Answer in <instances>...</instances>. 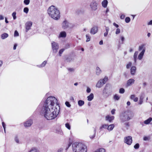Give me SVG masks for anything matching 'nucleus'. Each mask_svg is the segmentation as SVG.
Here are the masks:
<instances>
[{
	"label": "nucleus",
	"instance_id": "b1692460",
	"mask_svg": "<svg viewBox=\"0 0 152 152\" xmlns=\"http://www.w3.org/2000/svg\"><path fill=\"white\" fill-rule=\"evenodd\" d=\"M152 120V118L150 117L147 120L144 121V123L146 124H148L150 123V122Z\"/></svg>",
	"mask_w": 152,
	"mask_h": 152
},
{
	"label": "nucleus",
	"instance_id": "2f4dec72",
	"mask_svg": "<svg viewBox=\"0 0 152 152\" xmlns=\"http://www.w3.org/2000/svg\"><path fill=\"white\" fill-rule=\"evenodd\" d=\"M47 63V61H44L41 64L38 66L39 67H42L44 66Z\"/></svg>",
	"mask_w": 152,
	"mask_h": 152
},
{
	"label": "nucleus",
	"instance_id": "a211bd4d",
	"mask_svg": "<svg viewBox=\"0 0 152 152\" xmlns=\"http://www.w3.org/2000/svg\"><path fill=\"white\" fill-rule=\"evenodd\" d=\"M145 45L143 44L140 46L139 47L138 50L140 51L142 50V51H143L144 50L145 52Z\"/></svg>",
	"mask_w": 152,
	"mask_h": 152
},
{
	"label": "nucleus",
	"instance_id": "f8f14e48",
	"mask_svg": "<svg viewBox=\"0 0 152 152\" xmlns=\"http://www.w3.org/2000/svg\"><path fill=\"white\" fill-rule=\"evenodd\" d=\"M98 31V27L94 26L91 29L90 33L91 34H94L97 32Z\"/></svg>",
	"mask_w": 152,
	"mask_h": 152
},
{
	"label": "nucleus",
	"instance_id": "58836bf2",
	"mask_svg": "<svg viewBox=\"0 0 152 152\" xmlns=\"http://www.w3.org/2000/svg\"><path fill=\"white\" fill-rule=\"evenodd\" d=\"M96 132V130L95 129L94 130V134L93 135H90V137L91 139H93L94 138L95 136V134Z\"/></svg>",
	"mask_w": 152,
	"mask_h": 152
},
{
	"label": "nucleus",
	"instance_id": "423d86ee",
	"mask_svg": "<svg viewBox=\"0 0 152 152\" xmlns=\"http://www.w3.org/2000/svg\"><path fill=\"white\" fill-rule=\"evenodd\" d=\"M124 142L128 145H130L132 142V140L131 136H128L124 137Z\"/></svg>",
	"mask_w": 152,
	"mask_h": 152
},
{
	"label": "nucleus",
	"instance_id": "bb28decb",
	"mask_svg": "<svg viewBox=\"0 0 152 152\" xmlns=\"http://www.w3.org/2000/svg\"><path fill=\"white\" fill-rule=\"evenodd\" d=\"M120 98V96L117 94H115L113 96V99L115 100H118Z\"/></svg>",
	"mask_w": 152,
	"mask_h": 152
},
{
	"label": "nucleus",
	"instance_id": "c756f323",
	"mask_svg": "<svg viewBox=\"0 0 152 152\" xmlns=\"http://www.w3.org/2000/svg\"><path fill=\"white\" fill-rule=\"evenodd\" d=\"M95 152H105V150L104 148H100L97 149Z\"/></svg>",
	"mask_w": 152,
	"mask_h": 152
},
{
	"label": "nucleus",
	"instance_id": "6e6d98bb",
	"mask_svg": "<svg viewBox=\"0 0 152 152\" xmlns=\"http://www.w3.org/2000/svg\"><path fill=\"white\" fill-rule=\"evenodd\" d=\"M68 70L70 72H73L74 71V69L72 68H68Z\"/></svg>",
	"mask_w": 152,
	"mask_h": 152
},
{
	"label": "nucleus",
	"instance_id": "6ab92c4d",
	"mask_svg": "<svg viewBox=\"0 0 152 152\" xmlns=\"http://www.w3.org/2000/svg\"><path fill=\"white\" fill-rule=\"evenodd\" d=\"M136 67L135 66H133L131 69V73L132 75H134L136 72Z\"/></svg>",
	"mask_w": 152,
	"mask_h": 152
},
{
	"label": "nucleus",
	"instance_id": "49530a36",
	"mask_svg": "<svg viewBox=\"0 0 152 152\" xmlns=\"http://www.w3.org/2000/svg\"><path fill=\"white\" fill-rule=\"evenodd\" d=\"M65 104L67 107H70L71 106V105L67 101H66L65 102Z\"/></svg>",
	"mask_w": 152,
	"mask_h": 152
},
{
	"label": "nucleus",
	"instance_id": "ea45409f",
	"mask_svg": "<svg viewBox=\"0 0 152 152\" xmlns=\"http://www.w3.org/2000/svg\"><path fill=\"white\" fill-rule=\"evenodd\" d=\"M132 63L131 62H129V63L128 64H127L126 66V68L127 69L129 68L132 66Z\"/></svg>",
	"mask_w": 152,
	"mask_h": 152
},
{
	"label": "nucleus",
	"instance_id": "a19ab883",
	"mask_svg": "<svg viewBox=\"0 0 152 152\" xmlns=\"http://www.w3.org/2000/svg\"><path fill=\"white\" fill-rule=\"evenodd\" d=\"M30 1V0H24V1L23 2L25 4L27 5L29 4Z\"/></svg>",
	"mask_w": 152,
	"mask_h": 152
},
{
	"label": "nucleus",
	"instance_id": "39448f33",
	"mask_svg": "<svg viewBox=\"0 0 152 152\" xmlns=\"http://www.w3.org/2000/svg\"><path fill=\"white\" fill-rule=\"evenodd\" d=\"M112 92V87L109 84H107L103 91L102 94L104 97L107 98L110 95Z\"/></svg>",
	"mask_w": 152,
	"mask_h": 152
},
{
	"label": "nucleus",
	"instance_id": "09e8293b",
	"mask_svg": "<svg viewBox=\"0 0 152 152\" xmlns=\"http://www.w3.org/2000/svg\"><path fill=\"white\" fill-rule=\"evenodd\" d=\"M120 33V30L119 28H117L116 29L115 31V34H118Z\"/></svg>",
	"mask_w": 152,
	"mask_h": 152
},
{
	"label": "nucleus",
	"instance_id": "dca6fc26",
	"mask_svg": "<svg viewBox=\"0 0 152 152\" xmlns=\"http://www.w3.org/2000/svg\"><path fill=\"white\" fill-rule=\"evenodd\" d=\"M66 36V33L65 31H62L60 33L58 37L59 38L65 37Z\"/></svg>",
	"mask_w": 152,
	"mask_h": 152
},
{
	"label": "nucleus",
	"instance_id": "8fccbe9b",
	"mask_svg": "<svg viewBox=\"0 0 152 152\" xmlns=\"http://www.w3.org/2000/svg\"><path fill=\"white\" fill-rule=\"evenodd\" d=\"M139 147V145L138 143L136 144L134 146V148L135 149H137Z\"/></svg>",
	"mask_w": 152,
	"mask_h": 152
},
{
	"label": "nucleus",
	"instance_id": "de8ad7c7",
	"mask_svg": "<svg viewBox=\"0 0 152 152\" xmlns=\"http://www.w3.org/2000/svg\"><path fill=\"white\" fill-rule=\"evenodd\" d=\"M125 91L124 89L123 88H120L119 89V93L121 94H123Z\"/></svg>",
	"mask_w": 152,
	"mask_h": 152
},
{
	"label": "nucleus",
	"instance_id": "20e7f679",
	"mask_svg": "<svg viewBox=\"0 0 152 152\" xmlns=\"http://www.w3.org/2000/svg\"><path fill=\"white\" fill-rule=\"evenodd\" d=\"M134 116L133 113L129 111H126L122 113L120 115V119L121 121L124 122L128 121Z\"/></svg>",
	"mask_w": 152,
	"mask_h": 152
},
{
	"label": "nucleus",
	"instance_id": "72a5a7b5",
	"mask_svg": "<svg viewBox=\"0 0 152 152\" xmlns=\"http://www.w3.org/2000/svg\"><path fill=\"white\" fill-rule=\"evenodd\" d=\"M86 42H88L90 40L91 37L88 34H87L86 35Z\"/></svg>",
	"mask_w": 152,
	"mask_h": 152
},
{
	"label": "nucleus",
	"instance_id": "4c0bfd02",
	"mask_svg": "<svg viewBox=\"0 0 152 152\" xmlns=\"http://www.w3.org/2000/svg\"><path fill=\"white\" fill-rule=\"evenodd\" d=\"M15 140L16 142L17 143H19V141L18 138L17 136H15Z\"/></svg>",
	"mask_w": 152,
	"mask_h": 152
},
{
	"label": "nucleus",
	"instance_id": "4d7b16f0",
	"mask_svg": "<svg viewBox=\"0 0 152 152\" xmlns=\"http://www.w3.org/2000/svg\"><path fill=\"white\" fill-rule=\"evenodd\" d=\"M105 30H106V31L107 32H108L109 30H110V28L108 27H105Z\"/></svg>",
	"mask_w": 152,
	"mask_h": 152
},
{
	"label": "nucleus",
	"instance_id": "052dcab7",
	"mask_svg": "<svg viewBox=\"0 0 152 152\" xmlns=\"http://www.w3.org/2000/svg\"><path fill=\"white\" fill-rule=\"evenodd\" d=\"M124 37L123 36H122L121 37V41L122 42V43H123V42L124 41Z\"/></svg>",
	"mask_w": 152,
	"mask_h": 152
},
{
	"label": "nucleus",
	"instance_id": "7ed1b4c3",
	"mask_svg": "<svg viewBox=\"0 0 152 152\" xmlns=\"http://www.w3.org/2000/svg\"><path fill=\"white\" fill-rule=\"evenodd\" d=\"M73 152H86L87 147L84 144L76 142L73 143L72 146Z\"/></svg>",
	"mask_w": 152,
	"mask_h": 152
},
{
	"label": "nucleus",
	"instance_id": "774afa93",
	"mask_svg": "<svg viewBox=\"0 0 152 152\" xmlns=\"http://www.w3.org/2000/svg\"><path fill=\"white\" fill-rule=\"evenodd\" d=\"M148 25H152V20L148 23Z\"/></svg>",
	"mask_w": 152,
	"mask_h": 152
},
{
	"label": "nucleus",
	"instance_id": "f257e3e1",
	"mask_svg": "<svg viewBox=\"0 0 152 152\" xmlns=\"http://www.w3.org/2000/svg\"><path fill=\"white\" fill-rule=\"evenodd\" d=\"M60 107L57 99L54 96H50L45 101L40 113L48 120L56 118L59 114Z\"/></svg>",
	"mask_w": 152,
	"mask_h": 152
},
{
	"label": "nucleus",
	"instance_id": "79ce46f5",
	"mask_svg": "<svg viewBox=\"0 0 152 152\" xmlns=\"http://www.w3.org/2000/svg\"><path fill=\"white\" fill-rule=\"evenodd\" d=\"M28 7H25L24 8L23 12L26 13H27L28 11Z\"/></svg>",
	"mask_w": 152,
	"mask_h": 152
},
{
	"label": "nucleus",
	"instance_id": "cd10ccee",
	"mask_svg": "<svg viewBox=\"0 0 152 152\" xmlns=\"http://www.w3.org/2000/svg\"><path fill=\"white\" fill-rule=\"evenodd\" d=\"M78 103L79 106H81L84 104V102L82 100H80L78 101Z\"/></svg>",
	"mask_w": 152,
	"mask_h": 152
},
{
	"label": "nucleus",
	"instance_id": "1a4fd4ad",
	"mask_svg": "<svg viewBox=\"0 0 152 152\" xmlns=\"http://www.w3.org/2000/svg\"><path fill=\"white\" fill-rule=\"evenodd\" d=\"M97 3L95 1H92L90 4V6L91 8L93 10L95 11L97 9Z\"/></svg>",
	"mask_w": 152,
	"mask_h": 152
},
{
	"label": "nucleus",
	"instance_id": "a878e982",
	"mask_svg": "<svg viewBox=\"0 0 152 152\" xmlns=\"http://www.w3.org/2000/svg\"><path fill=\"white\" fill-rule=\"evenodd\" d=\"M101 72V70L100 69V68L98 67H96V74L97 75H99L100 74Z\"/></svg>",
	"mask_w": 152,
	"mask_h": 152
},
{
	"label": "nucleus",
	"instance_id": "f03ea898",
	"mask_svg": "<svg viewBox=\"0 0 152 152\" xmlns=\"http://www.w3.org/2000/svg\"><path fill=\"white\" fill-rule=\"evenodd\" d=\"M47 12L49 16L55 20H58L60 18L59 10L53 5L48 8Z\"/></svg>",
	"mask_w": 152,
	"mask_h": 152
},
{
	"label": "nucleus",
	"instance_id": "680f3d73",
	"mask_svg": "<svg viewBox=\"0 0 152 152\" xmlns=\"http://www.w3.org/2000/svg\"><path fill=\"white\" fill-rule=\"evenodd\" d=\"M135 98V96L134 95H132L130 96V98L132 99H134Z\"/></svg>",
	"mask_w": 152,
	"mask_h": 152
},
{
	"label": "nucleus",
	"instance_id": "c85d7f7f",
	"mask_svg": "<svg viewBox=\"0 0 152 152\" xmlns=\"http://www.w3.org/2000/svg\"><path fill=\"white\" fill-rule=\"evenodd\" d=\"M29 152H39V151L35 148H32Z\"/></svg>",
	"mask_w": 152,
	"mask_h": 152
},
{
	"label": "nucleus",
	"instance_id": "c03bdc74",
	"mask_svg": "<svg viewBox=\"0 0 152 152\" xmlns=\"http://www.w3.org/2000/svg\"><path fill=\"white\" fill-rule=\"evenodd\" d=\"M16 12H14L12 14V15L13 17V18L14 19V20H15L16 18Z\"/></svg>",
	"mask_w": 152,
	"mask_h": 152
},
{
	"label": "nucleus",
	"instance_id": "f704fd0d",
	"mask_svg": "<svg viewBox=\"0 0 152 152\" xmlns=\"http://www.w3.org/2000/svg\"><path fill=\"white\" fill-rule=\"evenodd\" d=\"M65 127L69 130H70L71 129V126L69 123H66L65 124Z\"/></svg>",
	"mask_w": 152,
	"mask_h": 152
},
{
	"label": "nucleus",
	"instance_id": "69168bd1",
	"mask_svg": "<svg viewBox=\"0 0 152 152\" xmlns=\"http://www.w3.org/2000/svg\"><path fill=\"white\" fill-rule=\"evenodd\" d=\"M134 101L135 102H137L138 101V98L137 97H135V98L134 99H133Z\"/></svg>",
	"mask_w": 152,
	"mask_h": 152
},
{
	"label": "nucleus",
	"instance_id": "5fc2aeb1",
	"mask_svg": "<svg viewBox=\"0 0 152 152\" xmlns=\"http://www.w3.org/2000/svg\"><path fill=\"white\" fill-rule=\"evenodd\" d=\"M91 91V89L89 88L88 87H87L86 90V92L88 93H89Z\"/></svg>",
	"mask_w": 152,
	"mask_h": 152
},
{
	"label": "nucleus",
	"instance_id": "393cba45",
	"mask_svg": "<svg viewBox=\"0 0 152 152\" xmlns=\"http://www.w3.org/2000/svg\"><path fill=\"white\" fill-rule=\"evenodd\" d=\"M138 52L137 51H136L134 54L133 57L134 61L135 63H136L137 61V58Z\"/></svg>",
	"mask_w": 152,
	"mask_h": 152
},
{
	"label": "nucleus",
	"instance_id": "e433bc0d",
	"mask_svg": "<svg viewBox=\"0 0 152 152\" xmlns=\"http://www.w3.org/2000/svg\"><path fill=\"white\" fill-rule=\"evenodd\" d=\"M57 133L60 135H63V133L61 129H59L57 131Z\"/></svg>",
	"mask_w": 152,
	"mask_h": 152
},
{
	"label": "nucleus",
	"instance_id": "9b49d317",
	"mask_svg": "<svg viewBox=\"0 0 152 152\" xmlns=\"http://www.w3.org/2000/svg\"><path fill=\"white\" fill-rule=\"evenodd\" d=\"M32 23L31 21L28 22L26 24V31L27 32L28 30L31 29L32 26Z\"/></svg>",
	"mask_w": 152,
	"mask_h": 152
},
{
	"label": "nucleus",
	"instance_id": "6e6552de",
	"mask_svg": "<svg viewBox=\"0 0 152 152\" xmlns=\"http://www.w3.org/2000/svg\"><path fill=\"white\" fill-rule=\"evenodd\" d=\"M51 45L53 52L56 53L58 51V49L59 47L58 43L54 42H52Z\"/></svg>",
	"mask_w": 152,
	"mask_h": 152
},
{
	"label": "nucleus",
	"instance_id": "5701e85b",
	"mask_svg": "<svg viewBox=\"0 0 152 152\" xmlns=\"http://www.w3.org/2000/svg\"><path fill=\"white\" fill-rule=\"evenodd\" d=\"M115 127V125L114 124H112L109 126H108L107 129L109 131H111L113 130Z\"/></svg>",
	"mask_w": 152,
	"mask_h": 152
},
{
	"label": "nucleus",
	"instance_id": "bf43d9fd",
	"mask_svg": "<svg viewBox=\"0 0 152 152\" xmlns=\"http://www.w3.org/2000/svg\"><path fill=\"white\" fill-rule=\"evenodd\" d=\"M125 17V15H122L120 16V18L121 19H124Z\"/></svg>",
	"mask_w": 152,
	"mask_h": 152
},
{
	"label": "nucleus",
	"instance_id": "7c9ffc66",
	"mask_svg": "<svg viewBox=\"0 0 152 152\" xmlns=\"http://www.w3.org/2000/svg\"><path fill=\"white\" fill-rule=\"evenodd\" d=\"M102 82H103V83L104 84L107 81L108 77H107L105 76L103 79H102Z\"/></svg>",
	"mask_w": 152,
	"mask_h": 152
},
{
	"label": "nucleus",
	"instance_id": "0e129e2a",
	"mask_svg": "<svg viewBox=\"0 0 152 152\" xmlns=\"http://www.w3.org/2000/svg\"><path fill=\"white\" fill-rule=\"evenodd\" d=\"M108 32H107L106 31L105 32H104V37H107L108 35Z\"/></svg>",
	"mask_w": 152,
	"mask_h": 152
},
{
	"label": "nucleus",
	"instance_id": "f3484780",
	"mask_svg": "<svg viewBox=\"0 0 152 152\" xmlns=\"http://www.w3.org/2000/svg\"><path fill=\"white\" fill-rule=\"evenodd\" d=\"M144 53V50L143 51H142L141 52L139 55L138 56V59L140 60H141L143 57Z\"/></svg>",
	"mask_w": 152,
	"mask_h": 152
},
{
	"label": "nucleus",
	"instance_id": "ddd939ff",
	"mask_svg": "<svg viewBox=\"0 0 152 152\" xmlns=\"http://www.w3.org/2000/svg\"><path fill=\"white\" fill-rule=\"evenodd\" d=\"M114 116L108 115L106 116L105 120L110 123L114 119Z\"/></svg>",
	"mask_w": 152,
	"mask_h": 152
},
{
	"label": "nucleus",
	"instance_id": "864d4df0",
	"mask_svg": "<svg viewBox=\"0 0 152 152\" xmlns=\"http://www.w3.org/2000/svg\"><path fill=\"white\" fill-rule=\"evenodd\" d=\"M63 148H60L58 149L57 152H63Z\"/></svg>",
	"mask_w": 152,
	"mask_h": 152
},
{
	"label": "nucleus",
	"instance_id": "13d9d810",
	"mask_svg": "<svg viewBox=\"0 0 152 152\" xmlns=\"http://www.w3.org/2000/svg\"><path fill=\"white\" fill-rule=\"evenodd\" d=\"M115 109H113L111 111V113L112 114L114 115L115 114Z\"/></svg>",
	"mask_w": 152,
	"mask_h": 152
},
{
	"label": "nucleus",
	"instance_id": "2eb2a0df",
	"mask_svg": "<svg viewBox=\"0 0 152 152\" xmlns=\"http://www.w3.org/2000/svg\"><path fill=\"white\" fill-rule=\"evenodd\" d=\"M135 80L133 79H130L127 81V85L128 86H131L134 83Z\"/></svg>",
	"mask_w": 152,
	"mask_h": 152
},
{
	"label": "nucleus",
	"instance_id": "4468645a",
	"mask_svg": "<svg viewBox=\"0 0 152 152\" xmlns=\"http://www.w3.org/2000/svg\"><path fill=\"white\" fill-rule=\"evenodd\" d=\"M101 79L99 80L98 81L96 85V87L98 88H100L102 87L104 84L103 83Z\"/></svg>",
	"mask_w": 152,
	"mask_h": 152
},
{
	"label": "nucleus",
	"instance_id": "473e14b6",
	"mask_svg": "<svg viewBox=\"0 0 152 152\" xmlns=\"http://www.w3.org/2000/svg\"><path fill=\"white\" fill-rule=\"evenodd\" d=\"M108 127V125L104 124H103L101 126L100 128V129H102L103 128L104 129H107Z\"/></svg>",
	"mask_w": 152,
	"mask_h": 152
},
{
	"label": "nucleus",
	"instance_id": "0eeeda50",
	"mask_svg": "<svg viewBox=\"0 0 152 152\" xmlns=\"http://www.w3.org/2000/svg\"><path fill=\"white\" fill-rule=\"evenodd\" d=\"M70 24L66 20H65L62 23V28L64 29H66L70 27Z\"/></svg>",
	"mask_w": 152,
	"mask_h": 152
},
{
	"label": "nucleus",
	"instance_id": "3c124183",
	"mask_svg": "<svg viewBox=\"0 0 152 152\" xmlns=\"http://www.w3.org/2000/svg\"><path fill=\"white\" fill-rule=\"evenodd\" d=\"M19 36V34L18 32L16 31H15L14 34V37H17Z\"/></svg>",
	"mask_w": 152,
	"mask_h": 152
},
{
	"label": "nucleus",
	"instance_id": "e2e57ef3",
	"mask_svg": "<svg viewBox=\"0 0 152 152\" xmlns=\"http://www.w3.org/2000/svg\"><path fill=\"white\" fill-rule=\"evenodd\" d=\"M113 25L115 26L116 28H118L119 27V26L116 24L115 23H113Z\"/></svg>",
	"mask_w": 152,
	"mask_h": 152
},
{
	"label": "nucleus",
	"instance_id": "9d476101",
	"mask_svg": "<svg viewBox=\"0 0 152 152\" xmlns=\"http://www.w3.org/2000/svg\"><path fill=\"white\" fill-rule=\"evenodd\" d=\"M32 123V120L29 119L24 123V126L26 127H29L31 125Z\"/></svg>",
	"mask_w": 152,
	"mask_h": 152
},
{
	"label": "nucleus",
	"instance_id": "a18cd8bd",
	"mask_svg": "<svg viewBox=\"0 0 152 152\" xmlns=\"http://www.w3.org/2000/svg\"><path fill=\"white\" fill-rule=\"evenodd\" d=\"M64 50V49H62L60 50L59 52V54L60 56H61V54Z\"/></svg>",
	"mask_w": 152,
	"mask_h": 152
},
{
	"label": "nucleus",
	"instance_id": "4be33fe9",
	"mask_svg": "<svg viewBox=\"0 0 152 152\" xmlns=\"http://www.w3.org/2000/svg\"><path fill=\"white\" fill-rule=\"evenodd\" d=\"M8 37V34L7 33H4L1 35V38L2 39H4Z\"/></svg>",
	"mask_w": 152,
	"mask_h": 152
},
{
	"label": "nucleus",
	"instance_id": "c9c22d12",
	"mask_svg": "<svg viewBox=\"0 0 152 152\" xmlns=\"http://www.w3.org/2000/svg\"><path fill=\"white\" fill-rule=\"evenodd\" d=\"M150 137L149 136H145L143 137V140L144 141H148L150 140Z\"/></svg>",
	"mask_w": 152,
	"mask_h": 152
},
{
	"label": "nucleus",
	"instance_id": "603ef678",
	"mask_svg": "<svg viewBox=\"0 0 152 152\" xmlns=\"http://www.w3.org/2000/svg\"><path fill=\"white\" fill-rule=\"evenodd\" d=\"M2 126L4 129V132L5 133H6V131H5L6 127H5V123H4V122H2Z\"/></svg>",
	"mask_w": 152,
	"mask_h": 152
},
{
	"label": "nucleus",
	"instance_id": "aec40b11",
	"mask_svg": "<svg viewBox=\"0 0 152 152\" xmlns=\"http://www.w3.org/2000/svg\"><path fill=\"white\" fill-rule=\"evenodd\" d=\"M94 95L93 93H91L87 97L88 100L89 101H91L94 98Z\"/></svg>",
	"mask_w": 152,
	"mask_h": 152
},
{
	"label": "nucleus",
	"instance_id": "412c9836",
	"mask_svg": "<svg viewBox=\"0 0 152 152\" xmlns=\"http://www.w3.org/2000/svg\"><path fill=\"white\" fill-rule=\"evenodd\" d=\"M108 4V1L107 0H104L102 1V6L104 8H105L107 7Z\"/></svg>",
	"mask_w": 152,
	"mask_h": 152
},
{
	"label": "nucleus",
	"instance_id": "338daca9",
	"mask_svg": "<svg viewBox=\"0 0 152 152\" xmlns=\"http://www.w3.org/2000/svg\"><path fill=\"white\" fill-rule=\"evenodd\" d=\"M143 102V100H142V99L141 100H140L139 101V104H141Z\"/></svg>",
	"mask_w": 152,
	"mask_h": 152
},
{
	"label": "nucleus",
	"instance_id": "37998d69",
	"mask_svg": "<svg viewBox=\"0 0 152 152\" xmlns=\"http://www.w3.org/2000/svg\"><path fill=\"white\" fill-rule=\"evenodd\" d=\"M130 21V18L127 17L125 19V22L126 23H129Z\"/></svg>",
	"mask_w": 152,
	"mask_h": 152
}]
</instances>
